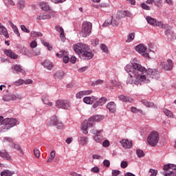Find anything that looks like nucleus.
Instances as JSON below:
<instances>
[{"label":"nucleus","mask_w":176,"mask_h":176,"mask_svg":"<svg viewBox=\"0 0 176 176\" xmlns=\"http://www.w3.org/2000/svg\"><path fill=\"white\" fill-rule=\"evenodd\" d=\"M52 16L56 17V16H54V14H53L50 15V14H43L41 13L38 16H37L36 20H49L52 19Z\"/></svg>","instance_id":"nucleus-21"},{"label":"nucleus","mask_w":176,"mask_h":176,"mask_svg":"<svg viewBox=\"0 0 176 176\" xmlns=\"http://www.w3.org/2000/svg\"><path fill=\"white\" fill-rule=\"evenodd\" d=\"M148 173L151 174L150 176H156V175H157V170L151 168V169H149Z\"/></svg>","instance_id":"nucleus-47"},{"label":"nucleus","mask_w":176,"mask_h":176,"mask_svg":"<svg viewBox=\"0 0 176 176\" xmlns=\"http://www.w3.org/2000/svg\"><path fill=\"white\" fill-rule=\"evenodd\" d=\"M155 26L160 27V28H166V25H163L162 22H157L155 21Z\"/></svg>","instance_id":"nucleus-49"},{"label":"nucleus","mask_w":176,"mask_h":176,"mask_svg":"<svg viewBox=\"0 0 176 176\" xmlns=\"http://www.w3.org/2000/svg\"><path fill=\"white\" fill-rule=\"evenodd\" d=\"M31 35L32 36H33V38H38L41 36H43V34H42V32H31Z\"/></svg>","instance_id":"nucleus-38"},{"label":"nucleus","mask_w":176,"mask_h":176,"mask_svg":"<svg viewBox=\"0 0 176 176\" xmlns=\"http://www.w3.org/2000/svg\"><path fill=\"white\" fill-rule=\"evenodd\" d=\"M0 35H3L5 38H9V33L8 29L0 23Z\"/></svg>","instance_id":"nucleus-23"},{"label":"nucleus","mask_w":176,"mask_h":176,"mask_svg":"<svg viewBox=\"0 0 176 176\" xmlns=\"http://www.w3.org/2000/svg\"><path fill=\"white\" fill-rule=\"evenodd\" d=\"M93 100H97V98L94 97V96H92L91 98V97H85L83 98V102L85 103V104H91L93 102Z\"/></svg>","instance_id":"nucleus-30"},{"label":"nucleus","mask_w":176,"mask_h":176,"mask_svg":"<svg viewBox=\"0 0 176 176\" xmlns=\"http://www.w3.org/2000/svg\"><path fill=\"white\" fill-rule=\"evenodd\" d=\"M0 156L3 159H6V160H10V155H9L8 152H6L5 151L0 152Z\"/></svg>","instance_id":"nucleus-32"},{"label":"nucleus","mask_w":176,"mask_h":176,"mask_svg":"<svg viewBox=\"0 0 176 176\" xmlns=\"http://www.w3.org/2000/svg\"><path fill=\"white\" fill-rule=\"evenodd\" d=\"M1 124H2L1 131H6L10 129L8 123H3V120L1 121Z\"/></svg>","instance_id":"nucleus-36"},{"label":"nucleus","mask_w":176,"mask_h":176,"mask_svg":"<svg viewBox=\"0 0 176 176\" xmlns=\"http://www.w3.org/2000/svg\"><path fill=\"white\" fill-rule=\"evenodd\" d=\"M54 76L56 79H63L64 76V72H62V71L56 72L54 74Z\"/></svg>","instance_id":"nucleus-37"},{"label":"nucleus","mask_w":176,"mask_h":176,"mask_svg":"<svg viewBox=\"0 0 176 176\" xmlns=\"http://www.w3.org/2000/svg\"><path fill=\"white\" fill-rule=\"evenodd\" d=\"M102 146H104V148H108V146H109V141L108 140H104L102 142Z\"/></svg>","instance_id":"nucleus-61"},{"label":"nucleus","mask_w":176,"mask_h":176,"mask_svg":"<svg viewBox=\"0 0 176 176\" xmlns=\"http://www.w3.org/2000/svg\"><path fill=\"white\" fill-rule=\"evenodd\" d=\"M11 148L16 149V151L20 152V153H23V149H21V146H20V144H19L12 143Z\"/></svg>","instance_id":"nucleus-33"},{"label":"nucleus","mask_w":176,"mask_h":176,"mask_svg":"<svg viewBox=\"0 0 176 176\" xmlns=\"http://www.w3.org/2000/svg\"><path fill=\"white\" fill-rule=\"evenodd\" d=\"M67 53H68V52H67L65 50H62L60 52V53H56V57H58V58H61L64 57V56H66Z\"/></svg>","instance_id":"nucleus-39"},{"label":"nucleus","mask_w":176,"mask_h":176,"mask_svg":"<svg viewBox=\"0 0 176 176\" xmlns=\"http://www.w3.org/2000/svg\"><path fill=\"white\" fill-rule=\"evenodd\" d=\"M47 126L49 127H53L54 126H56V129H63V122L58 120V118L56 116H52L50 121L47 123Z\"/></svg>","instance_id":"nucleus-6"},{"label":"nucleus","mask_w":176,"mask_h":176,"mask_svg":"<svg viewBox=\"0 0 176 176\" xmlns=\"http://www.w3.org/2000/svg\"><path fill=\"white\" fill-rule=\"evenodd\" d=\"M118 98L120 100V101H122V102H131V101H133L131 98L124 95L119 96Z\"/></svg>","instance_id":"nucleus-27"},{"label":"nucleus","mask_w":176,"mask_h":176,"mask_svg":"<svg viewBox=\"0 0 176 176\" xmlns=\"http://www.w3.org/2000/svg\"><path fill=\"white\" fill-rule=\"evenodd\" d=\"M18 8L21 10L23 8H25V2L23 0H19L18 1Z\"/></svg>","instance_id":"nucleus-41"},{"label":"nucleus","mask_w":176,"mask_h":176,"mask_svg":"<svg viewBox=\"0 0 176 176\" xmlns=\"http://www.w3.org/2000/svg\"><path fill=\"white\" fill-rule=\"evenodd\" d=\"M34 156H35L36 157H37L38 159V157H40V156H41V153H40V151H39V149H38V148H34Z\"/></svg>","instance_id":"nucleus-50"},{"label":"nucleus","mask_w":176,"mask_h":176,"mask_svg":"<svg viewBox=\"0 0 176 176\" xmlns=\"http://www.w3.org/2000/svg\"><path fill=\"white\" fill-rule=\"evenodd\" d=\"M94 126V123L90 122L89 120L87 121V122H83L82 124V131L84 134H87V129L89 127H93Z\"/></svg>","instance_id":"nucleus-15"},{"label":"nucleus","mask_w":176,"mask_h":176,"mask_svg":"<svg viewBox=\"0 0 176 176\" xmlns=\"http://www.w3.org/2000/svg\"><path fill=\"white\" fill-rule=\"evenodd\" d=\"M88 120L90 123H93L94 124V122H101V120H102V117L100 115H95L91 117Z\"/></svg>","instance_id":"nucleus-24"},{"label":"nucleus","mask_w":176,"mask_h":176,"mask_svg":"<svg viewBox=\"0 0 176 176\" xmlns=\"http://www.w3.org/2000/svg\"><path fill=\"white\" fill-rule=\"evenodd\" d=\"M162 65L164 68V69H165V71H171V69H173V60L171 59H168L167 60V63H162Z\"/></svg>","instance_id":"nucleus-16"},{"label":"nucleus","mask_w":176,"mask_h":176,"mask_svg":"<svg viewBox=\"0 0 176 176\" xmlns=\"http://www.w3.org/2000/svg\"><path fill=\"white\" fill-rule=\"evenodd\" d=\"M120 144L123 146V148H126V149H129V148H131V143L127 140H122L120 141Z\"/></svg>","instance_id":"nucleus-28"},{"label":"nucleus","mask_w":176,"mask_h":176,"mask_svg":"<svg viewBox=\"0 0 176 176\" xmlns=\"http://www.w3.org/2000/svg\"><path fill=\"white\" fill-rule=\"evenodd\" d=\"M107 101H108V99L106 97H102L93 104V108L96 109L98 107H102Z\"/></svg>","instance_id":"nucleus-14"},{"label":"nucleus","mask_w":176,"mask_h":176,"mask_svg":"<svg viewBox=\"0 0 176 176\" xmlns=\"http://www.w3.org/2000/svg\"><path fill=\"white\" fill-rule=\"evenodd\" d=\"M124 17H131V12L126 10H120L117 12L116 16V20H122V19H124Z\"/></svg>","instance_id":"nucleus-11"},{"label":"nucleus","mask_w":176,"mask_h":176,"mask_svg":"<svg viewBox=\"0 0 176 176\" xmlns=\"http://www.w3.org/2000/svg\"><path fill=\"white\" fill-rule=\"evenodd\" d=\"M89 45H87L82 43H78L73 46V50H74L75 53L80 56L81 54L83 53V52L85 51L86 49H87Z\"/></svg>","instance_id":"nucleus-7"},{"label":"nucleus","mask_w":176,"mask_h":176,"mask_svg":"<svg viewBox=\"0 0 176 176\" xmlns=\"http://www.w3.org/2000/svg\"><path fill=\"white\" fill-rule=\"evenodd\" d=\"M111 174L112 176H118L119 174H120V171L113 170Z\"/></svg>","instance_id":"nucleus-63"},{"label":"nucleus","mask_w":176,"mask_h":176,"mask_svg":"<svg viewBox=\"0 0 176 176\" xmlns=\"http://www.w3.org/2000/svg\"><path fill=\"white\" fill-rule=\"evenodd\" d=\"M79 57L82 60H91L94 57V54L91 52L90 47H88L85 48V50L82 52Z\"/></svg>","instance_id":"nucleus-8"},{"label":"nucleus","mask_w":176,"mask_h":176,"mask_svg":"<svg viewBox=\"0 0 176 176\" xmlns=\"http://www.w3.org/2000/svg\"><path fill=\"white\" fill-rule=\"evenodd\" d=\"M106 108L109 109V112L111 113H115V112H116V104H115V102H109L107 104Z\"/></svg>","instance_id":"nucleus-18"},{"label":"nucleus","mask_w":176,"mask_h":176,"mask_svg":"<svg viewBox=\"0 0 176 176\" xmlns=\"http://www.w3.org/2000/svg\"><path fill=\"white\" fill-rule=\"evenodd\" d=\"M164 171L161 173L164 176H176V165L173 164H165Z\"/></svg>","instance_id":"nucleus-2"},{"label":"nucleus","mask_w":176,"mask_h":176,"mask_svg":"<svg viewBox=\"0 0 176 176\" xmlns=\"http://www.w3.org/2000/svg\"><path fill=\"white\" fill-rule=\"evenodd\" d=\"M36 46H38V43H36V41H33L30 43V47L32 49H35V47H36Z\"/></svg>","instance_id":"nucleus-58"},{"label":"nucleus","mask_w":176,"mask_h":176,"mask_svg":"<svg viewBox=\"0 0 176 176\" xmlns=\"http://www.w3.org/2000/svg\"><path fill=\"white\" fill-rule=\"evenodd\" d=\"M24 83V80L19 79L14 82V86H21Z\"/></svg>","instance_id":"nucleus-48"},{"label":"nucleus","mask_w":176,"mask_h":176,"mask_svg":"<svg viewBox=\"0 0 176 176\" xmlns=\"http://www.w3.org/2000/svg\"><path fill=\"white\" fill-rule=\"evenodd\" d=\"M56 107L61 109H69L71 108V104L68 100H58L56 102Z\"/></svg>","instance_id":"nucleus-9"},{"label":"nucleus","mask_w":176,"mask_h":176,"mask_svg":"<svg viewBox=\"0 0 176 176\" xmlns=\"http://www.w3.org/2000/svg\"><path fill=\"white\" fill-rule=\"evenodd\" d=\"M16 100H21V95H6L3 98V100L6 101V102H9V101H16Z\"/></svg>","instance_id":"nucleus-12"},{"label":"nucleus","mask_w":176,"mask_h":176,"mask_svg":"<svg viewBox=\"0 0 176 176\" xmlns=\"http://www.w3.org/2000/svg\"><path fill=\"white\" fill-rule=\"evenodd\" d=\"M134 38H135V34L130 33L128 35L126 42H133V41H134Z\"/></svg>","instance_id":"nucleus-43"},{"label":"nucleus","mask_w":176,"mask_h":176,"mask_svg":"<svg viewBox=\"0 0 176 176\" xmlns=\"http://www.w3.org/2000/svg\"><path fill=\"white\" fill-rule=\"evenodd\" d=\"M41 43H43V45L44 46H45L47 47V49L48 50H52L53 47L52 46H50V44H49V43L46 42V41H45L44 39L41 40Z\"/></svg>","instance_id":"nucleus-42"},{"label":"nucleus","mask_w":176,"mask_h":176,"mask_svg":"<svg viewBox=\"0 0 176 176\" xmlns=\"http://www.w3.org/2000/svg\"><path fill=\"white\" fill-rule=\"evenodd\" d=\"M103 164L104 167H109V166H111V162H109V160H104L103 161Z\"/></svg>","instance_id":"nucleus-59"},{"label":"nucleus","mask_w":176,"mask_h":176,"mask_svg":"<svg viewBox=\"0 0 176 176\" xmlns=\"http://www.w3.org/2000/svg\"><path fill=\"white\" fill-rule=\"evenodd\" d=\"M42 65L45 68H47V69H51L53 68V64L49 60H45Z\"/></svg>","instance_id":"nucleus-29"},{"label":"nucleus","mask_w":176,"mask_h":176,"mask_svg":"<svg viewBox=\"0 0 176 176\" xmlns=\"http://www.w3.org/2000/svg\"><path fill=\"white\" fill-rule=\"evenodd\" d=\"M3 123H7L10 129L14 127L17 124V120L16 118H6L3 120Z\"/></svg>","instance_id":"nucleus-13"},{"label":"nucleus","mask_w":176,"mask_h":176,"mask_svg":"<svg viewBox=\"0 0 176 176\" xmlns=\"http://www.w3.org/2000/svg\"><path fill=\"white\" fill-rule=\"evenodd\" d=\"M21 30L23 32H26V34H30V30H28V28H27L25 27V25H21Z\"/></svg>","instance_id":"nucleus-52"},{"label":"nucleus","mask_w":176,"mask_h":176,"mask_svg":"<svg viewBox=\"0 0 176 176\" xmlns=\"http://www.w3.org/2000/svg\"><path fill=\"white\" fill-rule=\"evenodd\" d=\"M93 93L92 90H87V91H81L76 94V98L80 99L82 98L83 96H89V94H91Z\"/></svg>","instance_id":"nucleus-20"},{"label":"nucleus","mask_w":176,"mask_h":176,"mask_svg":"<svg viewBox=\"0 0 176 176\" xmlns=\"http://www.w3.org/2000/svg\"><path fill=\"white\" fill-rule=\"evenodd\" d=\"M91 173H100V168L98 166H95L91 169Z\"/></svg>","instance_id":"nucleus-60"},{"label":"nucleus","mask_w":176,"mask_h":176,"mask_svg":"<svg viewBox=\"0 0 176 176\" xmlns=\"http://www.w3.org/2000/svg\"><path fill=\"white\" fill-rule=\"evenodd\" d=\"M97 9H101V8H107V4L100 3L96 6Z\"/></svg>","instance_id":"nucleus-64"},{"label":"nucleus","mask_w":176,"mask_h":176,"mask_svg":"<svg viewBox=\"0 0 176 176\" xmlns=\"http://www.w3.org/2000/svg\"><path fill=\"white\" fill-rule=\"evenodd\" d=\"M56 31L60 32V36L62 42H65V35L64 34V29L60 25H57L55 27Z\"/></svg>","instance_id":"nucleus-17"},{"label":"nucleus","mask_w":176,"mask_h":176,"mask_svg":"<svg viewBox=\"0 0 176 176\" xmlns=\"http://www.w3.org/2000/svg\"><path fill=\"white\" fill-rule=\"evenodd\" d=\"M93 24L89 21H84L82 25V36L83 38L89 36L91 34Z\"/></svg>","instance_id":"nucleus-4"},{"label":"nucleus","mask_w":176,"mask_h":176,"mask_svg":"<svg viewBox=\"0 0 176 176\" xmlns=\"http://www.w3.org/2000/svg\"><path fill=\"white\" fill-rule=\"evenodd\" d=\"M39 6L42 10H44V12L50 10V6H49V4L45 1L41 2Z\"/></svg>","instance_id":"nucleus-25"},{"label":"nucleus","mask_w":176,"mask_h":176,"mask_svg":"<svg viewBox=\"0 0 176 176\" xmlns=\"http://www.w3.org/2000/svg\"><path fill=\"white\" fill-rule=\"evenodd\" d=\"M140 7L144 10H151V7L149 6L146 5V3H142L140 4Z\"/></svg>","instance_id":"nucleus-46"},{"label":"nucleus","mask_w":176,"mask_h":176,"mask_svg":"<svg viewBox=\"0 0 176 176\" xmlns=\"http://www.w3.org/2000/svg\"><path fill=\"white\" fill-rule=\"evenodd\" d=\"M159 133L156 131H153L147 138V142L151 146H156L159 142Z\"/></svg>","instance_id":"nucleus-5"},{"label":"nucleus","mask_w":176,"mask_h":176,"mask_svg":"<svg viewBox=\"0 0 176 176\" xmlns=\"http://www.w3.org/2000/svg\"><path fill=\"white\" fill-rule=\"evenodd\" d=\"M164 113L167 116L168 118H173L174 116V114H173V112L167 109H164Z\"/></svg>","instance_id":"nucleus-40"},{"label":"nucleus","mask_w":176,"mask_h":176,"mask_svg":"<svg viewBox=\"0 0 176 176\" xmlns=\"http://www.w3.org/2000/svg\"><path fill=\"white\" fill-rule=\"evenodd\" d=\"M136 155L138 157H144V156H145V153H144V151L141 149H138L136 151Z\"/></svg>","instance_id":"nucleus-44"},{"label":"nucleus","mask_w":176,"mask_h":176,"mask_svg":"<svg viewBox=\"0 0 176 176\" xmlns=\"http://www.w3.org/2000/svg\"><path fill=\"white\" fill-rule=\"evenodd\" d=\"M124 69L129 75L126 80V85H133V82L134 85H141L142 82L146 79L145 67L138 63L136 59L131 61V65H126Z\"/></svg>","instance_id":"nucleus-1"},{"label":"nucleus","mask_w":176,"mask_h":176,"mask_svg":"<svg viewBox=\"0 0 176 176\" xmlns=\"http://www.w3.org/2000/svg\"><path fill=\"white\" fill-rule=\"evenodd\" d=\"M144 71L146 73L144 74V76L146 77L144 80H148L149 82L150 80L149 78H151L152 79H156V80L160 78V73L156 69H148V70H146V69H145L144 67Z\"/></svg>","instance_id":"nucleus-3"},{"label":"nucleus","mask_w":176,"mask_h":176,"mask_svg":"<svg viewBox=\"0 0 176 176\" xmlns=\"http://www.w3.org/2000/svg\"><path fill=\"white\" fill-rule=\"evenodd\" d=\"M4 54L8 56V57H10V58H13L14 60H16L19 58V55L13 52L10 50H5Z\"/></svg>","instance_id":"nucleus-19"},{"label":"nucleus","mask_w":176,"mask_h":176,"mask_svg":"<svg viewBox=\"0 0 176 176\" xmlns=\"http://www.w3.org/2000/svg\"><path fill=\"white\" fill-rule=\"evenodd\" d=\"M135 50L139 53L140 54H142L143 57L145 58H149V54L146 52V47H144V45L140 44L135 47Z\"/></svg>","instance_id":"nucleus-10"},{"label":"nucleus","mask_w":176,"mask_h":176,"mask_svg":"<svg viewBox=\"0 0 176 176\" xmlns=\"http://www.w3.org/2000/svg\"><path fill=\"white\" fill-rule=\"evenodd\" d=\"M67 54H66V55L63 56V63H65V64H68V63H69V58L68 56H67Z\"/></svg>","instance_id":"nucleus-53"},{"label":"nucleus","mask_w":176,"mask_h":176,"mask_svg":"<svg viewBox=\"0 0 176 176\" xmlns=\"http://www.w3.org/2000/svg\"><path fill=\"white\" fill-rule=\"evenodd\" d=\"M120 166H121V168H127V166H129V164H128L127 162H126V161H122V162H121Z\"/></svg>","instance_id":"nucleus-57"},{"label":"nucleus","mask_w":176,"mask_h":176,"mask_svg":"<svg viewBox=\"0 0 176 176\" xmlns=\"http://www.w3.org/2000/svg\"><path fill=\"white\" fill-rule=\"evenodd\" d=\"M80 142H81L82 145H86V144H87V137H81Z\"/></svg>","instance_id":"nucleus-54"},{"label":"nucleus","mask_w":176,"mask_h":176,"mask_svg":"<svg viewBox=\"0 0 176 176\" xmlns=\"http://www.w3.org/2000/svg\"><path fill=\"white\" fill-rule=\"evenodd\" d=\"M14 174V172L10 171L9 170H4L2 172H1L0 175L1 176H12Z\"/></svg>","instance_id":"nucleus-34"},{"label":"nucleus","mask_w":176,"mask_h":176,"mask_svg":"<svg viewBox=\"0 0 176 176\" xmlns=\"http://www.w3.org/2000/svg\"><path fill=\"white\" fill-rule=\"evenodd\" d=\"M142 103L143 105H144L147 108H153V107L154 105L153 102H149L146 100H142Z\"/></svg>","instance_id":"nucleus-35"},{"label":"nucleus","mask_w":176,"mask_h":176,"mask_svg":"<svg viewBox=\"0 0 176 176\" xmlns=\"http://www.w3.org/2000/svg\"><path fill=\"white\" fill-rule=\"evenodd\" d=\"M91 45H93V46H97L100 42V41L98 40V38H95L94 40L91 41Z\"/></svg>","instance_id":"nucleus-56"},{"label":"nucleus","mask_w":176,"mask_h":176,"mask_svg":"<svg viewBox=\"0 0 176 176\" xmlns=\"http://www.w3.org/2000/svg\"><path fill=\"white\" fill-rule=\"evenodd\" d=\"M14 71H16L17 74H22V75H25V70L20 67V65H15L12 68Z\"/></svg>","instance_id":"nucleus-26"},{"label":"nucleus","mask_w":176,"mask_h":176,"mask_svg":"<svg viewBox=\"0 0 176 176\" xmlns=\"http://www.w3.org/2000/svg\"><path fill=\"white\" fill-rule=\"evenodd\" d=\"M146 20L150 25H153L155 27V24H156V19L155 18L148 16L146 17Z\"/></svg>","instance_id":"nucleus-31"},{"label":"nucleus","mask_w":176,"mask_h":176,"mask_svg":"<svg viewBox=\"0 0 176 176\" xmlns=\"http://www.w3.org/2000/svg\"><path fill=\"white\" fill-rule=\"evenodd\" d=\"M100 49L104 52V53H108V47L105 44H101Z\"/></svg>","instance_id":"nucleus-51"},{"label":"nucleus","mask_w":176,"mask_h":176,"mask_svg":"<svg viewBox=\"0 0 176 176\" xmlns=\"http://www.w3.org/2000/svg\"><path fill=\"white\" fill-rule=\"evenodd\" d=\"M111 25L115 27L119 25V21H118L116 19H113V17H111Z\"/></svg>","instance_id":"nucleus-55"},{"label":"nucleus","mask_w":176,"mask_h":176,"mask_svg":"<svg viewBox=\"0 0 176 176\" xmlns=\"http://www.w3.org/2000/svg\"><path fill=\"white\" fill-rule=\"evenodd\" d=\"M33 53L35 56H40L41 55V50L36 49L34 50Z\"/></svg>","instance_id":"nucleus-62"},{"label":"nucleus","mask_w":176,"mask_h":176,"mask_svg":"<svg viewBox=\"0 0 176 176\" xmlns=\"http://www.w3.org/2000/svg\"><path fill=\"white\" fill-rule=\"evenodd\" d=\"M112 25V19H106L104 23L102 24V27H109V25Z\"/></svg>","instance_id":"nucleus-45"},{"label":"nucleus","mask_w":176,"mask_h":176,"mask_svg":"<svg viewBox=\"0 0 176 176\" xmlns=\"http://www.w3.org/2000/svg\"><path fill=\"white\" fill-rule=\"evenodd\" d=\"M102 131H104V130L100 129V130H97V129H92L91 131V133L92 134H96V136L94 137V140L96 142H100V133H102Z\"/></svg>","instance_id":"nucleus-22"}]
</instances>
